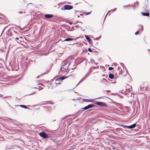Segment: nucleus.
Here are the masks:
<instances>
[{"mask_svg":"<svg viewBox=\"0 0 150 150\" xmlns=\"http://www.w3.org/2000/svg\"><path fill=\"white\" fill-rule=\"evenodd\" d=\"M69 67L68 61L67 60L63 61L61 64L60 67L61 71H64V74L66 75L69 72Z\"/></svg>","mask_w":150,"mask_h":150,"instance_id":"1","label":"nucleus"},{"mask_svg":"<svg viewBox=\"0 0 150 150\" xmlns=\"http://www.w3.org/2000/svg\"><path fill=\"white\" fill-rule=\"evenodd\" d=\"M68 64L69 67L71 69H74L76 67L75 60H72L70 62L68 61Z\"/></svg>","mask_w":150,"mask_h":150,"instance_id":"2","label":"nucleus"},{"mask_svg":"<svg viewBox=\"0 0 150 150\" xmlns=\"http://www.w3.org/2000/svg\"><path fill=\"white\" fill-rule=\"evenodd\" d=\"M44 16L47 18H49L52 17H53V15L48 14L44 15L41 14H40L38 15V18L39 19L44 18Z\"/></svg>","mask_w":150,"mask_h":150,"instance_id":"3","label":"nucleus"},{"mask_svg":"<svg viewBox=\"0 0 150 150\" xmlns=\"http://www.w3.org/2000/svg\"><path fill=\"white\" fill-rule=\"evenodd\" d=\"M73 8V7L72 6L69 5H66L62 8L61 10L63 11L66 10H69L72 9Z\"/></svg>","mask_w":150,"mask_h":150,"instance_id":"4","label":"nucleus"},{"mask_svg":"<svg viewBox=\"0 0 150 150\" xmlns=\"http://www.w3.org/2000/svg\"><path fill=\"white\" fill-rule=\"evenodd\" d=\"M40 136L44 138H48L49 137L48 134H46L45 132H42L39 133Z\"/></svg>","mask_w":150,"mask_h":150,"instance_id":"5","label":"nucleus"},{"mask_svg":"<svg viewBox=\"0 0 150 150\" xmlns=\"http://www.w3.org/2000/svg\"><path fill=\"white\" fill-rule=\"evenodd\" d=\"M96 104L101 107L107 106L106 104L105 103L101 102H97L96 103Z\"/></svg>","mask_w":150,"mask_h":150,"instance_id":"6","label":"nucleus"},{"mask_svg":"<svg viewBox=\"0 0 150 150\" xmlns=\"http://www.w3.org/2000/svg\"><path fill=\"white\" fill-rule=\"evenodd\" d=\"M67 76H62L59 78H55V81H62L63 80H64V79H65L67 78Z\"/></svg>","mask_w":150,"mask_h":150,"instance_id":"7","label":"nucleus"},{"mask_svg":"<svg viewBox=\"0 0 150 150\" xmlns=\"http://www.w3.org/2000/svg\"><path fill=\"white\" fill-rule=\"evenodd\" d=\"M78 39V38H76L75 40L76 39ZM62 42H64L65 41H71L73 40H75L74 39L72 38H66L64 40H62V39L61 40Z\"/></svg>","mask_w":150,"mask_h":150,"instance_id":"8","label":"nucleus"},{"mask_svg":"<svg viewBox=\"0 0 150 150\" xmlns=\"http://www.w3.org/2000/svg\"><path fill=\"white\" fill-rule=\"evenodd\" d=\"M85 36L86 39L88 42L90 43H91L92 42V41L91 39L89 37H88V36L86 35H85Z\"/></svg>","mask_w":150,"mask_h":150,"instance_id":"9","label":"nucleus"},{"mask_svg":"<svg viewBox=\"0 0 150 150\" xmlns=\"http://www.w3.org/2000/svg\"><path fill=\"white\" fill-rule=\"evenodd\" d=\"M136 126V124H133L129 126L128 129H133Z\"/></svg>","mask_w":150,"mask_h":150,"instance_id":"10","label":"nucleus"},{"mask_svg":"<svg viewBox=\"0 0 150 150\" xmlns=\"http://www.w3.org/2000/svg\"><path fill=\"white\" fill-rule=\"evenodd\" d=\"M142 14L143 16H149V13H144V12H142Z\"/></svg>","mask_w":150,"mask_h":150,"instance_id":"11","label":"nucleus"},{"mask_svg":"<svg viewBox=\"0 0 150 150\" xmlns=\"http://www.w3.org/2000/svg\"><path fill=\"white\" fill-rule=\"evenodd\" d=\"M109 77L111 79H112L114 78V75H113V74L111 73H110L109 74Z\"/></svg>","mask_w":150,"mask_h":150,"instance_id":"12","label":"nucleus"},{"mask_svg":"<svg viewBox=\"0 0 150 150\" xmlns=\"http://www.w3.org/2000/svg\"><path fill=\"white\" fill-rule=\"evenodd\" d=\"M86 78V76H84L83 78H82L80 81V82H81L84 81L85 79Z\"/></svg>","mask_w":150,"mask_h":150,"instance_id":"13","label":"nucleus"},{"mask_svg":"<svg viewBox=\"0 0 150 150\" xmlns=\"http://www.w3.org/2000/svg\"><path fill=\"white\" fill-rule=\"evenodd\" d=\"M89 108H93L94 107V105L92 104H91L88 105Z\"/></svg>","mask_w":150,"mask_h":150,"instance_id":"14","label":"nucleus"},{"mask_svg":"<svg viewBox=\"0 0 150 150\" xmlns=\"http://www.w3.org/2000/svg\"><path fill=\"white\" fill-rule=\"evenodd\" d=\"M20 106L22 108H24L25 109L28 108L26 106L23 105H21Z\"/></svg>","mask_w":150,"mask_h":150,"instance_id":"15","label":"nucleus"},{"mask_svg":"<svg viewBox=\"0 0 150 150\" xmlns=\"http://www.w3.org/2000/svg\"><path fill=\"white\" fill-rule=\"evenodd\" d=\"M91 100H89L87 99H84V101L86 102H91Z\"/></svg>","mask_w":150,"mask_h":150,"instance_id":"16","label":"nucleus"},{"mask_svg":"<svg viewBox=\"0 0 150 150\" xmlns=\"http://www.w3.org/2000/svg\"><path fill=\"white\" fill-rule=\"evenodd\" d=\"M122 126L124 128H128V129L129 126L125 125H122Z\"/></svg>","mask_w":150,"mask_h":150,"instance_id":"17","label":"nucleus"},{"mask_svg":"<svg viewBox=\"0 0 150 150\" xmlns=\"http://www.w3.org/2000/svg\"><path fill=\"white\" fill-rule=\"evenodd\" d=\"M89 108L88 107L87 105V106H86L85 107H84V108H82V109H83L84 110H86L88 109Z\"/></svg>","mask_w":150,"mask_h":150,"instance_id":"18","label":"nucleus"},{"mask_svg":"<svg viewBox=\"0 0 150 150\" xmlns=\"http://www.w3.org/2000/svg\"><path fill=\"white\" fill-rule=\"evenodd\" d=\"M113 69V68L112 67H110L108 68V70H112Z\"/></svg>","mask_w":150,"mask_h":150,"instance_id":"19","label":"nucleus"},{"mask_svg":"<svg viewBox=\"0 0 150 150\" xmlns=\"http://www.w3.org/2000/svg\"><path fill=\"white\" fill-rule=\"evenodd\" d=\"M84 13L86 15H88L90 14L91 13V12H84Z\"/></svg>","mask_w":150,"mask_h":150,"instance_id":"20","label":"nucleus"},{"mask_svg":"<svg viewBox=\"0 0 150 150\" xmlns=\"http://www.w3.org/2000/svg\"><path fill=\"white\" fill-rule=\"evenodd\" d=\"M116 10H117V8H115L111 10L110 11H115Z\"/></svg>","mask_w":150,"mask_h":150,"instance_id":"21","label":"nucleus"},{"mask_svg":"<svg viewBox=\"0 0 150 150\" xmlns=\"http://www.w3.org/2000/svg\"><path fill=\"white\" fill-rule=\"evenodd\" d=\"M88 50L89 52H92V50L90 48H88Z\"/></svg>","mask_w":150,"mask_h":150,"instance_id":"22","label":"nucleus"},{"mask_svg":"<svg viewBox=\"0 0 150 150\" xmlns=\"http://www.w3.org/2000/svg\"><path fill=\"white\" fill-rule=\"evenodd\" d=\"M140 26H141V28H139V30H143L142 26H141V25H140Z\"/></svg>","mask_w":150,"mask_h":150,"instance_id":"23","label":"nucleus"},{"mask_svg":"<svg viewBox=\"0 0 150 150\" xmlns=\"http://www.w3.org/2000/svg\"><path fill=\"white\" fill-rule=\"evenodd\" d=\"M139 33V30H138L137 31V32H136L135 33V35H137V34H138Z\"/></svg>","mask_w":150,"mask_h":150,"instance_id":"24","label":"nucleus"},{"mask_svg":"<svg viewBox=\"0 0 150 150\" xmlns=\"http://www.w3.org/2000/svg\"><path fill=\"white\" fill-rule=\"evenodd\" d=\"M40 87H40V86H38L37 87H34V88L38 89L39 88H40Z\"/></svg>","mask_w":150,"mask_h":150,"instance_id":"25","label":"nucleus"},{"mask_svg":"<svg viewBox=\"0 0 150 150\" xmlns=\"http://www.w3.org/2000/svg\"><path fill=\"white\" fill-rule=\"evenodd\" d=\"M55 83L56 84H60V83H59V82H58V81H55Z\"/></svg>","mask_w":150,"mask_h":150,"instance_id":"26","label":"nucleus"},{"mask_svg":"<svg viewBox=\"0 0 150 150\" xmlns=\"http://www.w3.org/2000/svg\"><path fill=\"white\" fill-rule=\"evenodd\" d=\"M135 3L137 4H139V2L138 1H136L134 3V4Z\"/></svg>","mask_w":150,"mask_h":150,"instance_id":"27","label":"nucleus"},{"mask_svg":"<svg viewBox=\"0 0 150 150\" xmlns=\"http://www.w3.org/2000/svg\"><path fill=\"white\" fill-rule=\"evenodd\" d=\"M129 5H130V4H129L128 5H127L126 6H123L124 7H128Z\"/></svg>","mask_w":150,"mask_h":150,"instance_id":"28","label":"nucleus"},{"mask_svg":"<svg viewBox=\"0 0 150 150\" xmlns=\"http://www.w3.org/2000/svg\"><path fill=\"white\" fill-rule=\"evenodd\" d=\"M16 39L17 40H18L19 39V38H16Z\"/></svg>","mask_w":150,"mask_h":150,"instance_id":"29","label":"nucleus"},{"mask_svg":"<svg viewBox=\"0 0 150 150\" xmlns=\"http://www.w3.org/2000/svg\"><path fill=\"white\" fill-rule=\"evenodd\" d=\"M80 45V44H77V46L79 47Z\"/></svg>","mask_w":150,"mask_h":150,"instance_id":"30","label":"nucleus"},{"mask_svg":"<svg viewBox=\"0 0 150 150\" xmlns=\"http://www.w3.org/2000/svg\"><path fill=\"white\" fill-rule=\"evenodd\" d=\"M3 18V17H2L0 16V19H2Z\"/></svg>","mask_w":150,"mask_h":150,"instance_id":"31","label":"nucleus"},{"mask_svg":"<svg viewBox=\"0 0 150 150\" xmlns=\"http://www.w3.org/2000/svg\"><path fill=\"white\" fill-rule=\"evenodd\" d=\"M112 83H116V82L115 81L114 82H112Z\"/></svg>","mask_w":150,"mask_h":150,"instance_id":"32","label":"nucleus"},{"mask_svg":"<svg viewBox=\"0 0 150 150\" xmlns=\"http://www.w3.org/2000/svg\"><path fill=\"white\" fill-rule=\"evenodd\" d=\"M38 85H42V84H39Z\"/></svg>","mask_w":150,"mask_h":150,"instance_id":"33","label":"nucleus"},{"mask_svg":"<svg viewBox=\"0 0 150 150\" xmlns=\"http://www.w3.org/2000/svg\"><path fill=\"white\" fill-rule=\"evenodd\" d=\"M2 96V95H1V96H0V97H1V96Z\"/></svg>","mask_w":150,"mask_h":150,"instance_id":"34","label":"nucleus"},{"mask_svg":"<svg viewBox=\"0 0 150 150\" xmlns=\"http://www.w3.org/2000/svg\"><path fill=\"white\" fill-rule=\"evenodd\" d=\"M80 15H81H81H83L82 14H80Z\"/></svg>","mask_w":150,"mask_h":150,"instance_id":"35","label":"nucleus"},{"mask_svg":"<svg viewBox=\"0 0 150 150\" xmlns=\"http://www.w3.org/2000/svg\"><path fill=\"white\" fill-rule=\"evenodd\" d=\"M19 13H21V12H19Z\"/></svg>","mask_w":150,"mask_h":150,"instance_id":"36","label":"nucleus"},{"mask_svg":"<svg viewBox=\"0 0 150 150\" xmlns=\"http://www.w3.org/2000/svg\"><path fill=\"white\" fill-rule=\"evenodd\" d=\"M101 98V97H100V98H98V99H100V98Z\"/></svg>","mask_w":150,"mask_h":150,"instance_id":"37","label":"nucleus"},{"mask_svg":"<svg viewBox=\"0 0 150 150\" xmlns=\"http://www.w3.org/2000/svg\"><path fill=\"white\" fill-rule=\"evenodd\" d=\"M148 50H149V51L150 52V50H149V49H148Z\"/></svg>","mask_w":150,"mask_h":150,"instance_id":"38","label":"nucleus"},{"mask_svg":"<svg viewBox=\"0 0 150 150\" xmlns=\"http://www.w3.org/2000/svg\"><path fill=\"white\" fill-rule=\"evenodd\" d=\"M6 98V97H4V98Z\"/></svg>","mask_w":150,"mask_h":150,"instance_id":"39","label":"nucleus"},{"mask_svg":"<svg viewBox=\"0 0 150 150\" xmlns=\"http://www.w3.org/2000/svg\"><path fill=\"white\" fill-rule=\"evenodd\" d=\"M79 17V16H77V17Z\"/></svg>","mask_w":150,"mask_h":150,"instance_id":"40","label":"nucleus"},{"mask_svg":"<svg viewBox=\"0 0 150 150\" xmlns=\"http://www.w3.org/2000/svg\"><path fill=\"white\" fill-rule=\"evenodd\" d=\"M34 93H31V94H33Z\"/></svg>","mask_w":150,"mask_h":150,"instance_id":"41","label":"nucleus"},{"mask_svg":"<svg viewBox=\"0 0 150 150\" xmlns=\"http://www.w3.org/2000/svg\"><path fill=\"white\" fill-rule=\"evenodd\" d=\"M104 80H105V79H103Z\"/></svg>","mask_w":150,"mask_h":150,"instance_id":"42","label":"nucleus"}]
</instances>
